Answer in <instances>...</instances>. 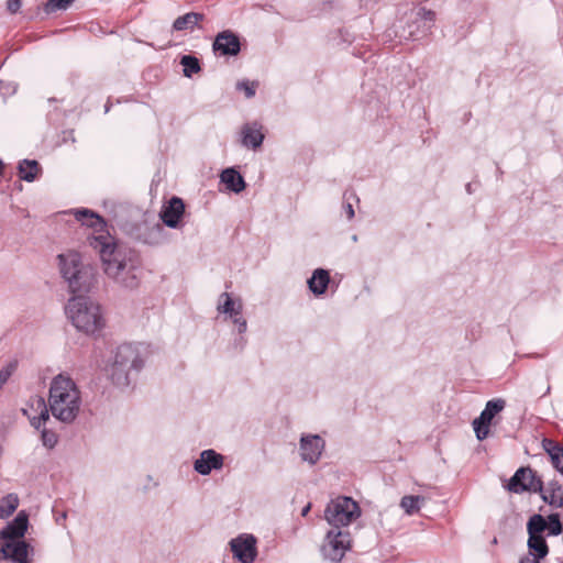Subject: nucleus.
Masks as SVG:
<instances>
[{
    "label": "nucleus",
    "instance_id": "nucleus-1",
    "mask_svg": "<svg viewBox=\"0 0 563 563\" xmlns=\"http://www.w3.org/2000/svg\"><path fill=\"white\" fill-rule=\"evenodd\" d=\"M75 217L82 224L95 230L88 240L90 246L99 252L104 273L126 288L136 287L137 280L134 274L129 271L126 276H123L126 268V254L104 230L106 223L102 218L88 209L76 210Z\"/></svg>",
    "mask_w": 563,
    "mask_h": 563
},
{
    "label": "nucleus",
    "instance_id": "nucleus-2",
    "mask_svg": "<svg viewBox=\"0 0 563 563\" xmlns=\"http://www.w3.org/2000/svg\"><path fill=\"white\" fill-rule=\"evenodd\" d=\"M49 410L62 422H71L80 408V393L75 382L65 375L56 376L49 387Z\"/></svg>",
    "mask_w": 563,
    "mask_h": 563
},
{
    "label": "nucleus",
    "instance_id": "nucleus-3",
    "mask_svg": "<svg viewBox=\"0 0 563 563\" xmlns=\"http://www.w3.org/2000/svg\"><path fill=\"white\" fill-rule=\"evenodd\" d=\"M65 310L73 325L86 334H95L106 324L100 305L89 297L70 298Z\"/></svg>",
    "mask_w": 563,
    "mask_h": 563
},
{
    "label": "nucleus",
    "instance_id": "nucleus-4",
    "mask_svg": "<svg viewBox=\"0 0 563 563\" xmlns=\"http://www.w3.org/2000/svg\"><path fill=\"white\" fill-rule=\"evenodd\" d=\"M142 365L137 351L132 345L124 344L109 358L104 372L115 386L124 388L131 383L132 371H140Z\"/></svg>",
    "mask_w": 563,
    "mask_h": 563
},
{
    "label": "nucleus",
    "instance_id": "nucleus-5",
    "mask_svg": "<svg viewBox=\"0 0 563 563\" xmlns=\"http://www.w3.org/2000/svg\"><path fill=\"white\" fill-rule=\"evenodd\" d=\"M58 266L63 278L74 294L88 291L92 286L95 274L92 267L84 265L76 252L58 255Z\"/></svg>",
    "mask_w": 563,
    "mask_h": 563
},
{
    "label": "nucleus",
    "instance_id": "nucleus-6",
    "mask_svg": "<svg viewBox=\"0 0 563 563\" xmlns=\"http://www.w3.org/2000/svg\"><path fill=\"white\" fill-rule=\"evenodd\" d=\"M360 516L358 505L350 497H339L325 508L324 517L333 529L349 526Z\"/></svg>",
    "mask_w": 563,
    "mask_h": 563
},
{
    "label": "nucleus",
    "instance_id": "nucleus-7",
    "mask_svg": "<svg viewBox=\"0 0 563 563\" xmlns=\"http://www.w3.org/2000/svg\"><path fill=\"white\" fill-rule=\"evenodd\" d=\"M350 533L341 529H331L322 544L321 552L324 559L339 563L350 549Z\"/></svg>",
    "mask_w": 563,
    "mask_h": 563
},
{
    "label": "nucleus",
    "instance_id": "nucleus-8",
    "mask_svg": "<svg viewBox=\"0 0 563 563\" xmlns=\"http://www.w3.org/2000/svg\"><path fill=\"white\" fill-rule=\"evenodd\" d=\"M505 406L506 401L501 398L487 401L479 417L473 421V428L478 440L482 441L488 437L489 426L494 417L503 411Z\"/></svg>",
    "mask_w": 563,
    "mask_h": 563
},
{
    "label": "nucleus",
    "instance_id": "nucleus-9",
    "mask_svg": "<svg viewBox=\"0 0 563 563\" xmlns=\"http://www.w3.org/2000/svg\"><path fill=\"white\" fill-rule=\"evenodd\" d=\"M507 489L511 493L540 492L542 490V482L536 477L534 472L529 467L519 468L509 479Z\"/></svg>",
    "mask_w": 563,
    "mask_h": 563
},
{
    "label": "nucleus",
    "instance_id": "nucleus-10",
    "mask_svg": "<svg viewBox=\"0 0 563 563\" xmlns=\"http://www.w3.org/2000/svg\"><path fill=\"white\" fill-rule=\"evenodd\" d=\"M35 429H40L49 418V408L41 396L31 397L26 407L22 409Z\"/></svg>",
    "mask_w": 563,
    "mask_h": 563
},
{
    "label": "nucleus",
    "instance_id": "nucleus-11",
    "mask_svg": "<svg viewBox=\"0 0 563 563\" xmlns=\"http://www.w3.org/2000/svg\"><path fill=\"white\" fill-rule=\"evenodd\" d=\"M256 539L252 534H243L231 541V550L241 563H252L256 556Z\"/></svg>",
    "mask_w": 563,
    "mask_h": 563
},
{
    "label": "nucleus",
    "instance_id": "nucleus-12",
    "mask_svg": "<svg viewBox=\"0 0 563 563\" xmlns=\"http://www.w3.org/2000/svg\"><path fill=\"white\" fill-rule=\"evenodd\" d=\"M218 310L230 316L238 324L240 333L246 330V321L241 318L242 302L240 300H233L228 292H223L219 298Z\"/></svg>",
    "mask_w": 563,
    "mask_h": 563
},
{
    "label": "nucleus",
    "instance_id": "nucleus-13",
    "mask_svg": "<svg viewBox=\"0 0 563 563\" xmlns=\"http://www.w3.org/2000/svg\"><path fill=\"white\" fill-rule=\"evenodd\" d=\"M223 456L212 449L205 450L194 463V470L200 475H209L213 470L223 467Z\"/></svg>",
    "mask_w": 563,
    "mask_h": 563
},
{
    "label": "nucleus",
    "instance_id": "nucleus-14",
    "mask_svg": "<svg viewBox=\"0 0 563 563\" xmlns=\"http://www.w3.org/2000/svg\"><path fill=\"white\" fill-rule=\"evenodd\" d=\"M184 213L185 205L183 200L178 197H173L167 205L162 208L159 217L165 225L177 229L180 225Z\"/></svg>",
    "mask_w": 563,
    "mask_h": 563
},
{
    "label": "nucleus",
    "instance_id": "nucleus-15",
    "mask_svg": "<svg viewBox=\"0 0 563 563\" xmlns=\"http://www.w3.org/2000/svg\"><path fill=\"white\" fill-rule=\"evenodd\" d=\"M324 442L319 435H303L300 439L301 459L310 464H316L323 451Z\"/></svg>",
    "mask_w": 563,
    "mask_h": 563
},
{
    "label": "nucleus",
    "instance_id": "nucleus-16",
    "mask_svg": "<svg viewBox=\"0 0 563 563\" xmlns=\"http://www.w3.org/2000/svg\"><path fill=\"white\" fill-rule=\"evenodd\" d=\"M1 552L5 559H10L15 563H30L27 559L29 545L24 541H7L2 545Z\"/></svg>",
    "mask_w": 563,
    "mask_h": 563
},
{
    "label": "nucleus",
    "instance_id": "nucleus-17",
    "mask_svg": "<svg viewBox=\"0 0 563 563\" xmlns=\"http://www.w3.org/2000/svg\"><path fill=\"white\" fill-rule=\"evenodd\" d=\"M213 49L222 55H236L240 52V41L229 31L219 33L213 43Z\"/></svg>",
    "mask_w": 563,
    "mask_h": 563
},
{
    "label": "nucleus",
    "instance_id": "nucleus-18",
    "mask_svg": "<svg viewBox=\"0 0 563 563\" xmlns=\"http://www.w3.org/2000/svg\"><path fill=\"white\" fill-rule=\"evenodd\" d=\"M29 518L25 511H20L15 519L0 531L2 539L8 541L22 538L27 530Z\"/></svg>",
    "mask_w": 563,
    "mask_h": 563
},
{
    "label": "nucleus",
    "instance_id": "nucleus-19",
    "mask_svg": "<svg viewBox=\"0 0 563 563\" xmlns=\"http://www.w3.org/2000/svg\"><path fill=\"white\" fill-rule=\"evenodd\" d=\"M221 181L225 184L227 188L235 194H239L245 189L244 178L240 173L233 168H227L221 173Z\"/></svg>",
    "mask_w": 563,
    "mask_h": 563
},
{
    "label": "nucleus",
    "instance_id": "nucleus-20",
    "mask_svg": "<svg viewBox=\"0 0 563 563\" xmlns=\"http://www.w3.org/2000/svg\"><path fill=\"white\" fill-rule=\"evenodd\" d=\"M262 126L257 123L246 124L242 129V143L245 146L256 148L261 146L264 140V135L261 131Z\"/></svg>",
    "mask_w": 563,
    "mask_h": 563
},
{
    "label": "nucleus",
    "instance_id": "nucleus-21",
    "mask_svg": "<svg viewBox=\"0 0 563 563\" xmlns=\"http://www.w3.org/2000/svg\"><path fill=\"white\" fill-rule=\"evenodd\" d=\"M330 282L329 273L325 269L318 268L308 279L309 289L317 296L325 292Z\"/></svg>",
    "mask_w": 563,
    "mask_h": 563
},
{
    "label": "nucleus",
    "instance_id": "nucleus-22",
    "mask_svg": "<svg viewBox=\"0 0 563 563\" xmlns=\"http://www.w3.org/2000/svg\"><path fill=\"white\" fill-rule=\"evenodd\" d=\"M542 498L545 503L554 507H563V486L556 482H550L542 490Z\"/></svg>",
    "mask_w": 563,
    "mask_h": 563
},
{
    "label": "nucleus",
    "instance_id": "nucleus-23",
    "mask_svg": "<svg viewBox=\"0 0 563 563\" xmlns=\"http://www.w3.org/2000/svg\"><path fill=\"white\" fill-rule=\"evenodd\" d=\"M202 19L203 15L201 13L189 12L178 16L173 23V29L175 31L192 30Z\"/></svg>",
    "mask_w": 563,
    "mask_h": 563
},
{
    "label": "nucleus",
    "instance_id": "nucleus-24",
    "mask_svg": "<svg viewBox=\"0 0 563 563\" xmlns=\"http://www.w3.org/2000/svg\"><path fill=\"white\" fill-rule=\"evenodd\" d=\"M543 448L551 457L554 467L563 474V448L551 440H543Z\"/></svg>",
    "mask_w": 563,
    "mask_h": 563
},
{
    "label": "nucleus",
    "instance_id": "nucleus-25",
    "mask_svg": "<svg viewBox=\"0 0 563 563\" xmlns=\"http://www.w3.org/2000/svg\"><path fill=\"white\" fill-rule=\"evenodd\" d=\"M528 553L537 558L544 559L549 553V547L545 537L531 536L528 538Z\"/></svg>",
    "mask_w": 563,
    "mask_h": 563
},
{
    "label": "nucleus",
    "instance_id": "nucleus-26",
    "mask_svg": "<svg viewBox=\"0 0 563 563\" xmlns=\"http://www.w3.org/2000/svg\"><path fill=\"white\" fill-rule=\"evenodd\" d=\"M40 169V165L36 161L24 159L19 164L20 178L25 181H33L36 178Z\"/></svg>",
    "mask_w": 563,
    "mask_h": 563
},
{
    "label": "nucleus",
    "instance_id": "nucleus-27",
    "mask_svg": "<svg viewBox=\"0 0 563 563\" xmlns=\"http://www.w3.org/2000/svg\"><path fill=\"white\" fill-rule=\"evenodd\" d=\"M426 499L422 496H413L408 495L404 496L400 500V507L404 509V511L411 516L417 512H419L421 506L424 504Z\"/></svg>",
    "mask_w": 563,
    "mask_h": 563
},
{
    "label": "nucleus",
    "instance_id": "nucleus-28",
    "mask_svg": "<svg viewBox=\"0 0 563 563\" xmlns=\"http://www.w3.org/2000/svg\"><path fill=\"white\" fill-rule=\"evenodd\" d=\"M548 522L541 515L532 516L527 525L529 537L531 536H547Z\"/></svg>",
    "mask_w": 563,
    "mask_h": 563
},
{
    "label": "nucleus",
    "instance_id": "nucleus-29",
    "mask_svg": "<svg viewBox=\"0 0 563 563\" xmlns=\"http://www.w3.org/2000/svg\"><path fill=\"white\" fill-rule=\"evenodd\" d=\"M19 506V498L15 494H9L0 500V518L10 517Z\"/></svg>",
    "mask_w": 563,
    "mask_h": 563
},
{
    "label": "nucleus",
    "instance_id": "nucleus-30",
    "mask_svg": "<svg viewBox=\"0 0 563 563\" xmlns=\"http://www.w3.org/2000/svg\"><path fill=\"white\" fill-rule=\"evenodd\" d=\"M180 64L184 67V75L186 77H191L192 74H196L200 70L199 62L196 57L190 55H185L180 59Z\"/></svg>",
    "mask_w": 563,
    "mask_h": 563
},
{
    "label": "nucleus",
    "instance_id": "nucleus-31",
    "mask_svg": "<svg viewBox=\"0 0 563 563\" xmlns=\"http://www.w3.org/2000/svg\"><path fill=\"white\" fill-rule=\"evenodd\" d=\"M74 1L75 0H47L44 9L46 13L67 10Z\"/></svg>",
    "mask_w": 563,
    "mask_h": 563
},
{
    "label": "nucleus",
    "instance_id": "nucleus-32",
    "mask_svg": "<svg viewBox=\"0 0 563 563\" xmlns=\"http://www.w3.org/2000/svg\"><path fill=\"white\" fill-rule=\"evenodd\" d=\"M42 442L44 446L52 449L57 443V435L55 432L44 429L42 431Z\"/></svg>",
    "mask_w": 563,
    "mask_h": 563
},
{
    "label": "nucleus",
    "instance_id": "nucleus-33",
    "mask_svg": "<svg viewBox=\"0 0 563 563\" xmlns=\"http://www.w3.org/2000/svg\"><path fill=\"white\" fill-rule=\"evenodd\" d=\"M550 523H548L547 536H558L562 531V525L556 516L550 517Z\"/></svg>",
    "mask_w": 563,
    "mask_h": 563
},
{
    "label": "nucleus",
    "instance_id": "nucleus-34",
    "mask_svg": "<svg viewBox=\"0 0 563 563\" xmlns=\"http://www.w3.org/2000/svg\"><path fill=\"white\" fill-rule=\"evenodd\" d=\"M236 88L243 90L247 98H252L255 95V85L249 81L239 82Z\"/></svg>",
    "mask_w": 563,
    "mask_h": 563
},
{
    "label": "nucleus",
    "instance_id": "nucleus-35",
    "mask_svg": "<svg viewBox=\"0 0 563 563\" xmlns=\"http://www.w3.org/2000/svg\"><path fill=\"white\" fill-rule=\"evenodd\" d=\"M418 16L424 22H432L434 20V12L427 9H420L418 11Z\"/></svg>",
    "mask_w": 563,
    "mask_h": 563
},
{
    "label": "nucleus",
    "instance_id": "nucleus-36",
    "mask_svg": "<svg viewBox=\"0 0 563 563\" xmlns=\"http://www.w3.org/2000/svg\"><path fill=\"white\" fill-rule=\"evenodd\" d=\"M21 0H8L7 2V9L11 13H16L21 9Z\"/></svg>",
    "mask_w": 563,
    "mask_h": 563
},
{
    "label": "nucleus",
    "instance_id": "nucleus-37",
    "mask_svg": "<svg viewBox=\"0 0 563 563\" xmlns=\"http://www.w3.org/2000/svg\"><path fill=\"white\" fill-rule=\"evenodd\" d=\"M541 558H537L536 555H531L528 553L523 558L520 559L519 563H541Z\"/></svg>",
    "mask_w": 563,
    "mask_h": 563
},
{
    "label": "nucleus",
    "instance_id": "nucleus-38",
    "mask_svg": "<svg viewBox=\"0 0 563 563\" xmlns=\"http://www.w3.org/2000/svg\"><path fill=\"white\" fill-rule=\"evenodd\" d=\"M344 211L347 216V219L351 220L354 217V209L351 202H346L344 205Z\"/></svg>",
    "mask_w": 563,
    "mask_h": 563
},
{
    "label": "nucleus",
    "instance_id": "nucleus-39",
    "mask_svg": "<svg viewBox=\"0 0 563 563\" xmlns=\"http://www.w3.org/2000/svg\"><path fill=\"white\" fill-rule=\"evenodd\" d=\"M9 376H10V373L8 371H0V389L7 383Z\"/></svg>",
    "mask_w": 563,
    "mask_h": 563
},
{
    "label": "nucleus",
    "instance_id": "nucleus-40",
    "mask_svg": "<svg viewBox=\"0 0 563 563\" xmlns=\"http://www.w3.org/2000/svg\"><path fill=\"white\" fill-rule=\"evenodd\" d=\"M309 510H310V504H309V505H307V506L302 509L301 515H302V516H306V515L309 512Z\"/></svg>",
    "mask_w": 563,
    "mask_h": 563
}]
</instances>
